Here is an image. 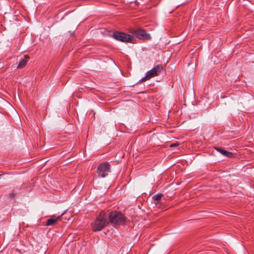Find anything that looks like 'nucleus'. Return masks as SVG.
<instances>
[{
    "label": "nucleus",
    "mask_w": 254,
    "mask_h": 254,
    "mask_svg": "<svg viewBox=\"0 0 254 254\" xmlns=\"http://www.w3.org/2000/svg\"><path fill=\"white\" fill-rule=\"evenodd\" d=\"M150 78L146 77V75L144 77L142 78L140 80V81L141 82V81H145L146 80L148 79H150Z\"/></svg>",
    "instance_id": "ddd939ff"
},
{
    "label": "nucleus",
    "mask_w": 254,
    "mask_h": 254,
    "mask_svg": "<svg viewBox=\"0 0 254 254\" xmlns=\"http://www.w3.org/2000/svg\"><path fill=\"white\" fill-rule=\"evenodd\" d=\"M15 196V194L13 192H12L11 193H10L9 194V196L11 197V198H13L14 197V196Z\"/></svg>",
    "instance_id": "4468645a"
},
{
    "label": "nucleus",
    "mask_w": 254,
    "mask_h": 254,
    "mask_svg": "<svg viewBox=\"0 0 254 254\" xmlns=\"http://www.w3.org/2000/svg\"><path fill=\"white\" fill-rule=\"evenodd\" d=\"M108 214L101 212L94 223L92 224V229L94 232L101 231L109 223Z\"/></svg>",
    "instance_id": "f257e3e1"
},
{
    "label": "nucleus",
    "mask_w": 254,
    "mask_h": 254,
    "mask_svg": "<svg viewBox=\"0 0 254 254\" xmlns=\"http://www.w3.org/2000/svg\"><path fill=\"white\" fill-rule=\"evenodd\" d=\"M28 58H29V56L28 55H25L24 59H22L20 61L18 65H17V68H22L23 67H24L27 63V61L25 59H28Z\"/></svg>",
    "instance_id": "1a4fd4ad"
},
{
    "label": "nucleus",
    "mask_w": 254,
    "mask_h": 254,
    "mask_svg": "<svg viewBox=\"0 0 254 254\" xmlns=\"http://www.w3.org/2000/svg\"><path fill=\"white\" fill-rule=\"evenodd\" d=\"M215 149L224 156L232 158L234 156L233 153L223 150L220 148L216 147Z\"/></svg>",
    "instance_id": "0eeeda50"
},
{
    "label": "nucleus",
    "mask_w": 254,
    "mask_h": 254,
    "mask_svg": "<svg viewBox=\"0 0 254 254\" xmlns=\"http://www.w3.org/2000/svg\"><path fill=\"white\" fill-rule=\"evenodd\" d=\"M108 219L112 223L116 225L124 224L126 220L125 216L122 213L117 211L110 212Z\"/></svg>",
    "instance_id": "f03ea898"
},
{
    "label": "nucleus",
    "mask_w": 254,
    "mask_h": 254,
    "mask_svg": "<svg viewBox=\"0 0 254 254\" xmlns=\"http://www.w3.org/2000/svg\"><path fill=\"white\" fill-rule=\"evenodd\" d=\"M110 171L111 166L108 162H105L100 164L97 169V174L102 178H105L108 175Z\"/></svg>",
    "instance_id": "20e7f679"
},
{
    "label": "nucleus",
    "mask_w": 254,
    "mask_h": 254,
    "mask_svg": "<svg viewBox=\"0 0 254 254\" xmlns=\"http://www.w3.org/2000/svg\"><path fill=\"white\" fill-rule=\"evenodd\" d=\"M163 70V66L158 64L146 73V77L152 78L158 75Z\"/></svg>",
    "instance_id": "423d86ee"
},
{
    "label": "nucleus",
    "mask_w": 254,
    "mask_h": 254,
    "mask_svg": "<svg viewBox=\"0 0 254 254\" xmlns=\"http://www.w3.org/2000/svg\"><path fill=\"white\" fill-rule=\"evenodd\" d=\"M133 34L136 38L142 40H150L151 36L149 34L146 33V31L142 29H134L131 31Z\"/></svg>",
    "instance_id": "39448f33"
},
{
    "label": "nucleus",
    "mask_w": 254,
    "mask_h": 254,
    "mask_svg": "<svg viewBox=\"0 0 254 254\" xmlns=\"http://www.w3.org/2000/svg\"><path fill=\"white\" fill-rule=\"evenodd\" d=\"M163 196V194L161 193H158L156 195H154L152 197L153 200L156 201V202H155V204L158 203L159 200L161 199L162 197Z\"/></svg>",
    "instance_id": "9d476101"
},
{
    "label": "nucleus",
    "mask_w": 254,
    "mask_h": 254,
    "mask_svg": "<svg viewBox=\"0 0 254 254\" xmlns=\"http://www.w3.org/2000/svg\"><path fill=\"white\" fill-rule=\"evenodd\" d=\"M112 37L116 40L125 43H132L133 40V37L129 34L119 31L114 32Z\"/></svg>",
    "instance_id": "7ed1b4c3"
},
{
    "label": "nucleus",
    "mask_w": 254,
    "mask_h": 254,
    "mask_svg": "<svg viewBox=\"0 0 254 254\" xmlns=\"http://www.w3.org/2000/svg\"><path fill=\"white\" fill-rule=\"evenodd\" d=\"M178 145H179V144L178 143H172V144H170V147H175V146H178Z\"/></svg>",
    "instance_id": "9b49d317"
},
{
    "label": "nucleus",
    "mask_w": 254,
    "mask_h": 254,
    "mask_svg": "<svg viewBox=\"0 0 254 254\" xmlns=\"http://www.w3.org/2000/svg\"><path fill=\"white\" fill-rule=\"evenodd\" d=\"M61 219V216H58L56 218H52L49 219L47 221L46 225V226L52 225Z\"/></svg>",
    "instance_id": "6e6552de"
},
{
    "label": "nucleus",
    "mask_w": 254,
    "mask_h": 254,
    "mask_svg": "<svg viewBox=\"0 0 254 254\" xmlns=\"http://www.w3.org/2000/svg\"><path fill=\"white\" fill-rule=\"evenodd\" d=\"M150 78L146 77V75L144 77L142 78L140 80V81L141 82V81H145L146 80L148 79H150Z\"/></svg>",
    "instance_id": "f8f14e48"
}]
</instances>
